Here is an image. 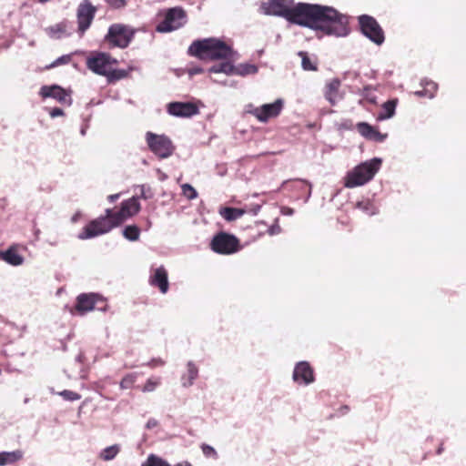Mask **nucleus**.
<instances>
[{"label":"nucleus","mask_w":466,"mask_h":466,"mask_svg":"<svg viewBox=\"0 0 466 466\" xmlns=\"http://www.w3.org/2000/svg\"><path fill=\"white\" fill-rule=\"evenodd\" d=\"M259 11L326 35L346 37L350 32L348 16L329 5L294 0H266L260 4Z\"/></svg>","instance_id":"f257e3e1"},{"label":"nucleus","mask_w":466,"mask_h":466,"mask_svg":"<svg viewBox=\"0 0 466 466\" xmlns=\"http://www.w3.org/2000/svg\"><path fill=\"white\" fill-rule=\"evenodd\" d=\"M188 54L201 60H219L232 58L235 52L218 38H205L194 41L188 47Z\"/></svg>","instance_id":"f03ea898"},{"label":"nucleus","mask_w":466,"mask_h":466,"mask_svg":"<svg viewBox=\"0 0 466 466\" xmlns=\"http://www.w3.org/2000/svg\"><path fill=\"white\" fill-rule=\"evenodd\" d=\"M382 160L380 157H373L364 161L348 172L345 177L344 186L353 188L363 186L370 182L378 173L381 167Z\"/></svg>","instance_id":"7ed1b4c3"},{"label":"nucleus","mask_w":466,"mask_h":466,"mask_svg":"<svg viewBox=\"0 0 466 466\" xmlns=\"http://www.w3.org/2000/svg\"><path fill=\"white\" fill-rule=\"evenodd\" d=\"M119 220L116 219L113 210L106 208L104 216L92 220L78 235L80 239H88L109 232L112 228L118 227Z\"/></svg>","instance_id":"20e7f679"},{"label":"nucleus","mask_w":466,"mask_h":466,"mask_svg":"<svg viewBox=\"0 0 466 466\" xmlns=\"http://www.w3.org/2000/svg\"><path fill=\"white\" fill-rule=\"evenodd\" d=\"M145 141L148 149L159 158H167L175 151L172 140L165 134L147 131L145 134Z\"/></svg>","instance_id":"39448f33"},{"label":"nucleus","mask_w":466,"mask_h":466,"mask_svg":"<svg viewBox=\"0 0 466 466\" xmlns=\"http://www.w3.org/2000/svg\"><path fill=\"white\" fill-rule=\"evenodd\" d=\"M187 16L185 10L180 6L166 10L164 19L156 26L158 33H169L176 31L187 24Z\"/></svg>","instance_id":"423d86ee"},{"label":"nucleus","mask_w":466,"mask_h":466,"mask_svg":"<svg viewBox=\"0 0 466 466\" xmlns=\"http://www.w3.org/2000/svg\"><path fill=\"white\" fill-rule=\"evenodd\" d=\"M361 33L377 46L383 44L385 40L384 32L376 19L368 15H361L358 17Z\"/></svg>","instance_id":"0eeeda50"},{"label":"nucleus","mask_w":466,"mask_h":466,"mask_svg":"<svg viewBox=\"0 0 466 466\" xmlns=\"http://www.w3.org/2000/svg\"><path fill=\"white\" fill-rule=\"evenodd\" d=\"M135 31L123 24H113L108 28L106 40L112 46L120 48L127 47L134 36Z\"/></svg>","instance_id":"6e6552de"},{"label":"nucleus","mask_w":466,"mask_h":466,"mask_svg":"<svg viewBox=\"0 0 466 466\" xmlns=\"http://www.w3.org/2000/svg\"><path fill=\"white\" fill-rule=\"evenodd\" d=\"M115 62L116 60L109 55L102 52H95L86 58V65L94 74L109 76L112 69L111 66Z\"/></svg>","instance_id":"1a4fd4ad"},{"label":"nucleus","mask_w":466,"mask_h":466,"mask_svg":"<svg viewBox=\"0 0 466 466\" xmlns=\"http://www.w3.org/2000/svg\"><path fill=\"white\" fill-rule=\"evenodd\" d=\"M76 310L81 316L95 309L100 311L106 310V304L104 299L96 293H82L77 296Z\"/></svg>","instance_id":"9d476101"},{"label":"nucleus","mask_w":466,"mask_h":466,"mask_svg":"<svg viewBox=\"0 0 466 466\" xmlns=\"http://www.w3.org/2000/svg\"><path fill=\"white\" fill-rule=\"evenodd\" d=\"M284 101L281 98L273 103L264 104L260 106H248V112L254 116L259 122L266 123L270 118L277 117L282 111Z\"/></svg>","instance_id":"9b49d317"},{"label":"nucleus","mask_w":466,"mask_h":466,"mask_svg":"<svg viewBox=\"0 0 466 466\" xmlns=\"http://www.w3.org/2000/svg\"><path fill=\"white\" fill-rule=\"evenodd\" d=\"M258 66L253 64H239L238 66H235L229 62H224L219 65L212 66L208 69V72L212 74L224 73L227 76L238 75L241 76L255 75L258 73Z\"/></svg>","instance_id":"f8f14e48"},{"label":"nucleus","mask_w":466,"mask_h":466,"mask_svg":"<svg viewBox=\"0 0 466 466\" xmlns=\"http://www.w3.org/2000/svg\"><path fill=\"white\" fill-rule=\"evenodd\" d=\"M211 248L218 254H233L238 251L239 242L235 236L221 232L212 238Z\"/></svg>","instance_id":"ddd939ff"},{"label":"nucleus","mask_w":466,"mask_h":466,"mask_svg":"<svg viewBox=\"0 0 466 466\" xmlns=\"http://www.w3.org/2000/svg\"><path fill=\"white\" fill-rule=\"evenodd\" d=\"M96 8L92 5L90 0H83L76 10L77 18V33L83 36L86 31L90 27L95 15Z\"/></svg>","instance_id":"4468645a"},{"label":"nucleus","mask_w":466,"mask_h":466,"mask_svg":"<svg viewBox=\"0 0 466 466\" xmlns=\"http://www.w3.org/2000/svg\"><path fill=\"white\" fill-rule=\"evenodd\" d=\"M292 380L299 386H309L315 381L314 370L308 361L296 363L292 372Z\"/></svg>","instance_id":"2eb2a0df"},{"label":"nucleus","mask_w":466,"mask_h":466,"mask_svg":"<svg viewBox=\"0 0 466 466\" xmlns=\"http://www.w3.org/2000/svg\"><path fill=\"white\" fill-rule=\"evenodd\" d=\"M148 283L151 287L158 289L161 294L167 293L169 289L168 273L163 265L150 268Z\"/></svg>","instance_id":"dca6fc26"},{"label":"nucleus","mask_w":466,"mask_h":466,"mask_svg":"<svg viewBox=\"0 0 466 466\" xmlns=\"http://www.w3.org/2000/svg\"><path fill=\"white\" fill-rule=\"evenodd\" d=\"M39 95L43 98H54L63 105L70 106L72 104L70 92L58 85L43 86Z\"/></svg>","instance_id":"f3484780"},{"label":"nucleus","mask_w":466,"mask_h":466,"mask_svg":"<svg viewBox=\"0 0 466 466\" xmlns=\"http://www.w3.org/2000/svg\"><path fill=\"white\" fill-rule=\"evenodd\" d=\"M169 115L176 117L188 118L198 114V106L191 102H171L167 106Z\"/></svg>","instance_id":"a211bd4d"},{"label":"nucleus","mask_w":466,"mask_h":466,"mask_svg":"<svg viewBox=\"0 0 466 466\" xmlns=\"http://www.w3.org/2000/svg\"><path fill=\"white\" fill-rule=\"evenodd\" d=\"M140 210V204L138 202L137 198L133 197L128 198L121 203V208L118 211L114 212L117 220H119V224L121 225L127 218L133 217L137 214Z\"/></svg>","instance_id":"6ab92c4d"},{"label":"nucleus","mask_w":466,"mask_h":466,"mask_svg":"<svg viewBox=\"0 0 466 466\" xmlns=\"http://www.w3.org/2000/svg\"><path fill=\"white\" fill-rule=\"evenodd\" d=\"M357 130L366 139L375 142H383L387 137V134H381L380 131L366 122L358 123Z\"/></svg>","instance_id":"aec40b11"},{"label":"nucleus","mask_w":466,"mask_h":466,"mask_svg":"<svg viewBox=\"0 0 466 466\" xmlns=\"http://www.w3.org/2000/svg\"><path fill=\"white\" fill-rule=\"evenodd\" d=\"M339 87L340 81L338 78L330 80L325 86L324 96L333 106L342 99Z\"/></svg>","instance_id":"412c9836"},{"label":"nucleus","mask_w":466,"mask_h":466,"mask_svg":"<svg viewBox=\"0 0 466 466\" xmlns=\"http://www.w3.org/2000/svg\"><path fill=\"white\" fill-rule=\"evenodd\" d=\"M198 377V368L196 363L189 360L186 364V371L181 375L180 382L183 388L191 387Z\"/></svg>","instance_id":"4be33fe9"},{"label":"nucleus","mask_w":466,"mask_h":466,"mask_svg":"<svg viewBox=\"0 0 466 466\" xmlns=\"http://www.w3.org/2000/svg\"><path fill=\"white\" fill-rule=\"evenodd\" d=\"M0 259L14 267L21 266L25 261L24 257L17 252L15 246L0 251Z\"/></svg>","instance_id":"5701e85b"},{"label":"nucleus","mask_w":466,"mask_h":466,"mask_svg":"<svg viewBox=\"0 0 466 466\" xmlns=\"http://www.w3.org/2000/svg\"><path fill=\"white\" fill-rule=\"evenodd\" d=\"M420 86H422V89L414 92V95L416 96L428 97L430 99L435 97L436 92L438 90L437 83H435L432 80L425 78L420 81Z\"/></svg>","instance_id":"b1692460"},{"label":"nucleus","mask_w":466,"mask_h":466,"mask_svg":"<svg viewBox=\"0 0 466 466\" xmlns=\"http://www.w3.org/2000/svg\"><path fill=\"white\" fill-rule=\"evenodd\" d=\"M398 103V98H393L383 103L381 106V109L377 116V119L380 121H383L393 117L396 112Z\"/></svg>","instance_id":"393cba45"},{"label":"nucleus","mask_w":466,"mask_h":466,"mask_svg":"<svg viewBox=\"0 0 466 466\" xmlns=\"http://www.w3.org/2000/svg\"><path fill=\"white\" fill-rule=\"evenodd\" d=\"M283 188H289L291 190L303 191L308 188V194L305 198L304 202H308L311 196V184L303 179H295L292 181H284L282 183Z\"/></svg>","instance_id":"a878e982"},{"label":"nucleus","mask_w":466,"mask_h":466,"mask_svg":"<svg viewBox=\"0 0 466 466\" xmlns=\"http://www.w3.org/2000/svg\"><path fill=\"white\" fill-rule=\"evenodd\" d=\"M68 23L61 22L55 25L49 26L46 29L47 35L56 39H60L62 37L69 36L70 32L68 31Z\"/></svg>","instance_id":"bb28decb"},{"label":"nucleus","mask_w":466,"mask_h":466,"mask_svg":"<svg viewBox=\"0 0 466 466\" xmlns=\"http://www.w3.org/2000/svg\"><path fill=\"white\" fill-rule=\"evenodd\" d=\"M248 210L236 208H222L219 209L220 216L227 221H234L246 214Z\"/></svg>","instance_id":"cd10ccee"},{"label":"nucleus","mask_w":466,"mask_h":466,"mask_svg":"<svg viewBox=\"0 0 466 466\" xmlns=\"http://www.w3.org/2000/svg\"><path fill=\"white\" fill-rule=\"evenodd\" d=\"M23 458V451L20 450L0 452V466L15 463Z\"/></svg>","instance_id":"c85d7f7f"},{"label":"nucleus","mask_w":466,"mask_h":466,"mask_svg":"<svg viewBox=\"0 0 466 466\" xmlns=\"http://www.w3.org/2000/svg\"><path fill=\"white\" fill-rule=\"evenodd\" d=\"M120 450L121 447L119 444H113L103 449L99 452L98 457L104 461H113L118 455Z\"/></svg>","instance_id":"c756f323"},{"label":"nucleus","mask_w":466,"mask_h":466,"mask_svg":"<svg viewBox=\"0 0 466 466\" xmlns=\"http://www.w3.org/2000/svg\"><path fill=\"white\" fill-rule=\"evenodd\" d=\"M356 208L369 216H373L378 213V208L370 199L357 202Z\"/></svg>","instance_id":"7c9ffc66"},{"label":"nucleus","mask_w":466,"mask_h":466,"mask_svg":"<svg viewBox=\"0 0 466 466\" xmlns=\"http://www.w3.org/2000/svg\"><path fill=\"white\" fill-rule=\"evenodd\" d=\"M123 236L129 241H137L140 237V229L136 225H128L123 229Z\"/></svg>","instance_id":"2f4dec72"},{"label":"nucleus","mask_w":466,"mask_h":466,"mask_svg":"<svg viewBox=\"0 0 466 466\" xmlns=\"http://www.w3.org/2000/svg\"><path fill=\"white\" fill-rule=\"evenodd\" d=\"M299 56L301 57V66L306 71H316V64L308 56L306 52L299 51Z\"/></svg>","instance_id":"473e14b6"},{"label":"nucleus","mask_w":466,"mask_h":466,"mask_svg":"<svg viewBox=\"0 0 466 466\" xmlns=\"http://www.w3.org/2000/svg\"><path fill=\"white\" fill-rule=\"evenodd\" d=\"M141 466H170L166 461H164L162 458L155 455L150 454L147 458V460L142 462Z\"/></svg>","instance_id":"72a5a7b5"},{"label":"nucleus","mask_w":466,"mask_h":466,"mask_svg":"<svg viewBox=\"0 0 466 466\" xmlns=\"http://www.w3.org/2000/svg\"><path fill=\"white\" fill-rule=\"evenodd\" d=\"M137 372L127 374L120 381V388L122 390L130 389L133 386V384L137 381Z\"/></svg>","instance_id":"f704fd0d"},{"label":"nucleus","mask_w":466,"mask_h":466,"mask_svg":"<svg viewBox=\"0 0 466 466\" xmlns=\"http://www.w3.org/2000/svg\"><path fill=\"white\" fill-rule=\"evenodd\" d=\"M181 189L183 196L187 199L193 200L198 198L197 190L190 184H183Z\"/></svg>","instance_id":"c9c22d12"},{"label":"nucleus","mask_w":466,"mask_h":466,"mask_svg":"<svg viewBox=\"0 0 466 466\" xmlns=\"http://www.w3.org/2000/svg\"><path fill=\"white\" fill-rule=\"evenodd\" d=\"M160 384L159 378H149L142 388L143 392H152L154 391L157 386Z\"/></svg>","instance_id":"e433bc0d"},{"label":"nucleus","mask_w":466,"mask_h":466,"mask_svg":"<svg viewBox=\"0 0 466 466\" xmlns=\"http://www.w3.org/2000/svg\"><path fill=\"white\" fill-rule=\"evenodd\" d=\"M71 61V55H64L58 58H56L53 63H51L50 65L46 66V69H51V68H54V67H56V66H59L61 65H66V64H69Z\"/></svg>","instance_id":"4c0bfd02"},{"label":"nucleus","mask_w":466,"mask_h":466,"mask_svg":"<svg viewBox=\"0 0 466 466\" xmlns=\"http://www.w3.org/2000/svg\"><path fill=\"white\" fill-rule=\"evenodd\" d=\"M57 394L60 395L61 397H63L64 400H69V401H75L81 398L80 394H78L77 392L68 390H62V391L58 392Z\"/></svg>","instance_id":"58836bf2"},{"label":"nucleus","mask_w":466,"mask_h":466,"mask_svg":"<svg viewBox=\"0 0 466 466\" xmlns=\"http://www.w3.org/2000/svg\"><path fill=\"white\" fill-rule=\"evenodd\" d=\"M201 451L205 457L207 458H212L214 460H217L218 458L217 451L208 444H202Z\"/></svg>","instance_id":"ea45409f"},{"label":"nucleus","mask_w":466,"mask_h":466,"mask_svg":"<svg viewBox=\"0 0 466 466\" xmlns=\"http://www.w3.org/2000/svg\"><path fill=\"white\" fill-rule=\"evenodd\" d=\"M370 90L371 87L370 86H365L361 92V96L370 103L375 104L377 97L373 93L370 92Z\"/></svg>","instance_id":"a19ab883"},{"label":"nucleus","mask_w":466,"mask_h":466,"mask_svg":"<svg viewBox=\"0 0 466 466\" xmlns=\"http://www.w3.org/2000/svg\"><path fill=\"white\" fill-rule=\"evenodd\" d=\"M110 7L121 9L127 5V0H104Z\"/></svg>","instance_id":"79ce46f5"},{"label":"nucleus","mask_w":466,"mask_h":466,"mask_svg":"<svg viewBox=\"0 0 466 466\" xmlns=\"http://www.w3.org/2000/svg\"><path fill=\"white\" fill-rule=\"evenodd\" d=\"M137 187L139 188L140 198L144 199L151 198L152 194L150 193L149 187H147L145 185H140Z\"/></svg>","instance_id":"37998d69"},{"label":"nucleus","mask_w":466,"mask_h":466,"mask_svg":"<svg viewBox=\"0 0 466 466\" xmlns=\"http://www.w3.org/2000/svg\"><path fill=\"white\" fill-rule=\"evenodd\" d=\"M147 365L151 368L161 367L165 365V361L161 358H154Z\"/></svg>","instance_id":"c03bdc74"},{"label":"nucleus","mask_w":466,"mask_h":466,"mask_svg":"<svg viewBox=\"0 0 466 466\" xmlns=\"http://www.w3.org/2000/svg\"><path fill=\"white\" fill-rule=\"evenodd\" d=\"M49 115L52 118H55L63 116L64 111L59 107H54L49 111Z\"/></svg>","instance_id":"a18cd8bd"},{"label":"nucleus","mask_w":466,"mask_h":466,"mask_svg":"<svg viewBox=\"0 0 466 466\" xmlns=\"http://www.w3.org/2000/svg\"><path fill=\"white\" fill-rule=\"evenodd\" d=\"M280 231H281V228H280V227H279L277 223H276V224H274V225H272V226L268 228V234H269L270 236H274V235L279 234V233H280Z\"/></svg>","instance_id":"49530a36"},{"label":"nucleus","mask_w":466,"mask_h":466,"mask_svg":"<svg viewBox=\"0 0 466 466\" xmlns=\"http://www.w3.org/2000/svg\"><path fill=\"white\" fill-rule=\"evenodd\" d=\"M203 72L202 67L200 66H191L187 69V73L189 76H195Z\"/></svg>","instance_id":"de8ad7c7"},{"label":"nucleus","mask_w":466,"mask_h":466,"mask_svg":"<svg viewBox=\"0 0 466 466\" xmlns=\"http://www.w3.org/2000/svg\"><path fill=\"white\" fill-rule=\"evenodd\" d=\"M281 214L284 216H292L294 214V209L289 207L281 208Z\"/></svg>","instance_id":"09e8293b"},{"label":"nucleus","mask_w":466,"mask_h":466,"mask_svg":"<svg viewBox=\"0 0 466 466\" xmlns=\"http://www.w3.org/2000/svg\"><path fill=\"white\" fill-rule=\"evenodd\" d=\"M158 424L157 420L156 419H149L146 424L147 429H153L157 427Z\"/></svg>","instance_id":"8fccbe9b"},{"label":"nucleus","mask_w":466,"mask_h":466,"mask_svg":"<svg viewBox=\"0 0 466 466\" xmlns=\"http://www.w3.org/2000/svg\"><path fill=\"white\" fill-rule=\"evenodd\" d=\"M120 198V193L117 194H112L107 197V199L109 202L113 203L116 201Z\"/></svg>","instance_id":"3c124183"},{"label":"nucleus","mask_w":466,"mask_h":466,"mask_svg":"<svg viewBox=\"0 0 466 466\" xmlns=\"http://www.w3.org/2000/svg\"><path fill=\"white\" fill-rule=\"evenodd\" d=\"M260 210V206L259 205H255L250 210L249 212H251L254 216H256Z\"/></svg>","instance_id":"603ef678"},{"label":"nucleus","mask_w":466,"mask_h":466,"mask_svg":"<svg viewBox=\"0 0 466 466\" xmlns=\"http://www.w3.org/2000/svg\"><path fill=\"white\" fill-rule=\"evenodd\" d=\"M210 79H211V81H212V82H214V83L221 84V85H223V86H226V85H227V82H226V81H224V80H222V79H217V78H213V77H211Z\"/></svg>","instance_id":"864d4df0"},{"label":"nucleus","mask_w":466,"mask_h":466,"mask_svg":"<svg viewBox=\"0 0 466 466\" xmlns=\"http://www.w3.org/2000/svg\"><path fill=\"white\" fill-rule=\"evenodd\" d=\"M210 79H211V81H212V82H214V83L221 84V85H223V86H226V85H227V82H226V81H224V80H222V79H217V78H213V77H211Z\"/></svg>","instance_id":"5fc2aeb1"},{"label":"nucleus","mask_w":466,"mask_h":466,"mask_svg":"<svg viewBox=\"0 0 466 466\" xmlns=\"http://www.w3.org/2000/svg\"><path fill=\"white\" fill-rule=\"evenodd\" d=\"M176 466H192V464L188 461H183V462L177 463Z\"/></svg>","instance_id":"6e6d98bb"},{"label":"nucleus","mask_w":466,"mask_h":466,"mask_svg":"<svg viewBox=\"0 0 466 466\" xmlns=\"http://www.w3.org/2000/svg\"><path fill=\"white\" fill-rule=\"evenodd\" d=\"M86 127H83L80 130V133L82 136H85L86 135Z\"/></svg>","instance_id":"4d7b16f0"},{"label":"nucleus","mask_w":466,"mask_h":466,"mask_svg":"<svg viewBox=\"0 0 466 466\" xmlns=\"http://www.w3.org/2000/svg\"><path fill=\"white\" fill-rule=\"evenodd\" d=\"M127 76V73L125 71H120L118 77H125Z\"/></svg>","instance_id":"13d9d810"},{"label":"nucleus","mask_w":466,"mask_h":466,"mask_svg":"<svg viewBox=\"0 0 466 466\" xmlns=\"http://www.w3.org/2000/svg\"><path fill=\"white\" fill-rule=\"evenodd\" d=\"M442 451H443V446H442V445H441V446L438 448V450H437V453H438V454H441Z\"/></svg>","instance_id":"bf43d9fd"},{"label":"nucleus","mask_w":466,"mask_h":466,"mask_svg":"<svg viewBox=\"0 0 466 466\" xmlns=\"http://www.w3.org/2000/svg\"><path fill=\"white\" fill-rule=\"evenodd\" d=\"M76 360L78 361V362H81L82 361V354H79L76 358Z\"/></svg>","instance_id":"052dcab7"},{"label":"nucleus","mask_w":466,"mask_h":466,"mask_svg":"<svg viewBox=\"0 0 466 466\" xmlns=\"http://www.w3.org/2000/svg\"><path fill=\"white\" fill-rule=\"evenodd\" d=\"M77 217H78V215H77V214H76V215L72 218V220H73L74 222H76V221L77 220Z\"/></svg>","instance_id":"680f3d73"},{"label":"nucleus","mask_w":466,"mask_h":466,"mask_svg":"<svg viewBox=\"0 0 466 466\" xmlns=\"http://www.w3.org/2000/svg\"><path fill=\"white\" fill-rule=\"evenodd\" d=\"M39 3L41 4H45V3H47L49 2L50 0H37Z\"/></svg>","instance_id":"e2e57ef3"}]
</instances>
